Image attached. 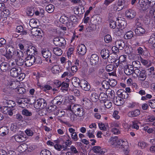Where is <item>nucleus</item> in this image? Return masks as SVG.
Listing matches in <instances>:
<instances>
[{
  "mask_svg": "<svg viewBox=\"0 0 155 155\" xmlns=\"http://www.w3.org/2000/svg\"><path fill=\"white\" fill-rule=\"evenodd\" d=\"M42 54L44 58H45L46 61L51 63L54 62V58L52 57V54L51 51L46 49H43L41 51Z\"/></svg>",
  "mask_w": 155,
  "mask_h": 155,
  "instance_id": "obj_1",
  "label": "nucleus"
},
{
  "mask_svg": "<svg viewBox=\"0 0 155 155\" xmlns=\"http://www.w3.org/2000/svg\"><path fill=\"white\" fill-rule=\"evenodd\" d=\"M34 105L36 109L41 110L46 107L47 103L44 99L40 98L35 101Z\"/></svg>",
  "mask_w": 155,
  "mask_h": 155,
  "instance_id": "obj_2",
  "label": "nucleus"
},
{
  "mask_svg": "<svg viewBox=\"0 0 155 155\" xmlns=\"http://www.w3.org/2000/svg\"><path fill=\"white\" fill-rule=\"evenodd\" d=\"M60 21L62 23L65 24L69 29L73 26V23L70 21L69 18L66 16H61L60 18Z\"/></svg>",
  "mask_w": 155,
  "mask_h": 155,
  "instance_id": "obj_3",
  "label": "nucleus"
},
{
  "mask_svg": "<svg viewBox=\"0 0 155 155\" xmlns=\"http://www.w3.org/2000/svg\"><path fill=\"white\" fill-rule=\"evenodd\" d=\"M53 42L56 46L59 47L64 46L66 43L64 39L61 37L54 38L53 40Z\"/></svg>",
  "mask_w": 155,
  "mask_h": 155,
  "instance_id": "obj_4",
  "label": "nucleus"
},
{
  "mask_svg": "<svg viewBox=\"0 0 155 155\" xmlns=\"http://www.w3.org/2000/svg\"><path fill=\"white\" fill-rule=\"evenodd\" d=\"M31 31L32 35L38 39H41L43 37V34L42 31L40 28H34L31 30Z\"/></svg>",
  "mask_w": 155,
  "mask_h": 155,
  "instance_id": "obj_5",
  "label": "nucleus"
},
{
  "mask_svg": "<svg viewBox=\"0 0 155 155\" xmlns=\"http://www.w3.org/2000/svg\"><path fill=\"white\" fill-rule=\"evenodd\" d=\"M115 46H114L112 48V51H114V49L116 48L120 50H122L125 46V44L123 40H118L115 41Z\"/></svg>",
  "mask_w": 155,
  "mask_h": 155,
  "instance_id": "obj_6",
  "label": "nucleus"
},
{
  "mask_svg": "<svg viewBox=\"0 0 155 155\" xmlns=\"http://www.w3.org/2000/svg\"><path fill=\"white\" fill-rule=\"evenodd\" d=\"M26 53L28 56L33 57L35 56L37 54L38 52L36 48L34 46H30L27 50Z\"/></svg>",
  "mask_w": 155,
  "mask_h": 155,
  "instance_id": "obj_7",
  "label": "nucleus"
},
{
  "mask_svg": "<svg viewBox=\"0 0 155 155\" xmlns=\"http://www.w3.org/2000/svg\"><path fill=\"white\" fill-rule=\"evenodd\" d=\"M64 99V97L62 96H57L52 100L51 103L55 106L60 105L63 103Z\"/></svg>",
  "mask_w": 155,
  "mask_h": 155,
  "instance_id": "obj_8",
  "label": "nucleus"
},
{
  "mask_svg": "<svg viewBox=\"0 0 155 155\" xmlns=\"http://www.w3.org/2000/svg\"><path fill=\"white\" fill-rule=\"evenodd\" d=\"M35 56H28L25 61V65L27 67H30L35 63Z\"/></svg>",
  "mask_w": 155,
  "mask_h": 155,
  "instance_id": "obj_9",
  "label": "nucleus"
},
{
  "mask_svg": "<svg viewBox=\"0 0 155 155\" xmlns=\"http://www.w3.org/2000/svg\"><path fill=\"white\" fill-rule=\"evenodd\" d=\"M21 69L20 67H18L12 68L10 70L11 76L13 77H17L21 71Z\"/></svg>",
  "mask_w": 155,
  "mask_h": 155,
  "instance_id": "obj_10",
  "label": "nucleus"
},
{
  "mask_svg": "<svg viewBox=\"0 0 155 155\" xmlns=\"http://www.w3.org/2000/svg\"><path fill=\"white\" fill-rule=\"evenodd\" d=\"M124 71L125 74L130 75L133 74L134 69L133 66L130 64H127L124 67Z\"/></svg>",
  "mask_w": 155,
  "mask_h": 155,
  "instance_id": "obj_11",
  "label": "nucleus"
},
{
  "mask_svg": "<svg viewBox=\"0 0 155 155\" xmlns=\"http://www.w3.org/2000/svg\"><path fill=\"white\" fill-rule=\"evenodd\" d=\"M87 51V48L85 45L81 44L77 47V52L79 55H83Z\"/></svg>",
  "mask_w": 155,
  "mask_h": 155,
  "instance_id": "obj_12",
  "label": "nucleus"
},
{
  "mask_svg": "<svg viewBox=\"0 0 155 155\" xmlns=\"http://www.w3.org/2000/svg\"><path fill=\"white\" fill-rule=\"evenodd\" d=\"M99 61V57L97 55L95 54L91 55L90 58V62L91 65H96L98 63Z\"/></svg>",
  "mask_w": 155,
  "mask_h": 155,
  "instance_id": "obj_13",
  "label": "nucleus"
},
{
  "mask_svg": "<svg viewBox=\"0 0 155 155\" xmlns=\"http://www.w3.org/2000/svg\"><path fill=\"white\" fill-rule=\"evenodd\" d=\"M113 103L117 106H121L124 102V100L119 96L114 97L113 98Z\"/></svg>",
  "mask_w": 155,
  "mask_h": 155,
  "instance_id": "obj_14",
  "label": "nucleus"
},
{
  "mask_svg": "<svg viewBox=\"0 0 155 155\" xmlns=\"http://www.w3.org/2000/svg\"><path fill=\"white\" fill-rule=\"evenodd\" d=\"M119 142L118 147L122 149L123 150L128 151V146L127 144V142L120 139Z\"/></svg>",
  "mask_w": 155,
  "mask_h": 155,
  "instance_id": "obj_15",
  "label": "nucleus"
},
{
  "mask_svg": "<svg viewBox=\"0 0 155 155\" xmlns=\"http://www.w3.org/2000/svg\"><path fill=\"white\" fill-rule=\"evenodd\" d=\"M135 11L132 9H129L125 12L126 17L129 19H132L134 18L136 15Z\"/></svg>",
  "mask_w": 155,
  "mask_h": 155,
  "instance_id": "obj_16",
  "label": "nucleus"
},
{
  "mask_svg": "<svg viewBox=\"0 0 155 155\" xmlns=\"http://www.w3.org/2000/svg\"><path fill=\"white\" fill-rule=\"evenodd\" d=\"M80 86L83 90L85 91H88L90 88V85L88 82L85 80L81 81V85Z\"/></svg>",
  "mask_w": 155,
  "mask_h": 155,
  "instance_id": "obj_17",
  "label": "nucleus"
},
{
  "mask_svg": "<svg viewBox=\"0 0 155 155\" xmlns=\"http://www.w3.org/2000/svg\"><path fill=\"white\" fill-rule=\"evenodd\" d=\"M117 94L122 99H127L129 95L126 91L122 90H118L117 92Z\"/></svg>",
  "mask_w": 155,
  "mask_h": 155,
  "instance_id": "obj_18",
  "label": "nucleus"
},
{
  "mask_svg": "<svg viewBox=\"0 0 155 155\" xmlns=\"http://www.w3.org/2000/svg\"><path fill=\"white\" fill-rule=\"evenodd\" d=\"M140 112L139 109H136L133 111H129L128 113V116L130 117H135L139 116Z\"/></svg>",
  "mask_w": 155,
  "mask_h": 155,
  "instance_id": "obj_19",
  "label": "nucleus"
},
{
  "mask_svg": "<svg viewBox=\"0 0 155 155\" xmlns=\"http://www.w3.org/2000/svg\"><path fill=\"white\" fill-rule=\"evenodd\" d=\"M109 53V51L106 49H102L101 52V57L104 59H107L108 58L110 55Z\"/></svg>",
  "mask_w": 155,
  "mask_h": 155,
  "instance_id": "obj_20",
  "label": "nucleus"
},
{
  "mask_svg": "<svg viewBox=\"0 0 155 155\" xmlns=\"http://www.w3.org/2000/svg\"><path fill=\"white\" fill-rule=\"evenodd\" d=\"M118 58V56L115 53H112L110 54L109 56L107 58L109 62L111 63H114Z\"/></svg>",
  "mask_w": 155,
  "mask_h": 155,
  "instance_id": "obj_21",
  "label": "nucleus"
},
{
  "mask_svg": "<svg viewBox=\"0 0 155 155\" xmlns=\"http://www.w3.org/2000/svg\"><path fill=\"white\" fill-rule=\"evenodd\" d=\"M9 65L7 62H3L0 64L1 70L4 72H6L9 69Z\"/></svg>",
  "mask_w": 155,
  "mask_h": 155,
  "instance_id": "obj_22",
  "label": "nucleus"
},
{
  "mask_svg": "<svg viewBox=\"0 0 155 155\" xmlns=\"http://www.w3.org/2000/svg\"><path fill=\"white\" fill-rule=\"evenodd\" d=\"M2 110L3 113L5 114H8L10 116H12L13 114V110H12L10 107H8V106H3Z\"/></svg>",
  "mask_w": 155,
  "mask_h": 155,
  "instance_id": "obj_23",
  "label": "nucleus"
},
{
  "mask_svg": "<svg viewBox=\"0 0 155 155\" xmlns=\"http://www.w3.org/2000/svg\"><path fill=\"white\" fill-rule=\"evenodd\" d=\"M9 129L6 126H3L0 128V135L4 136L8 134L9 132Z\"/></svg>",
  "mask_w": 155,
  "mask_h": 155,
  "instance_id": "obj_24",
  "label": "nucleus"
},
{
  "mask_svg": "<svg viewBox=\"0 0 155 155\" xmlns=\"http://www.w3.org/2000/svg\"><path fill=\"white\" fill-rule=\"evenodd\" d=\"M120 139L117 137H114L111 138V144L114 147H118L119 141Z\"/></svg>",
  "mask_w": 155,
  "mask_h": 155,
  "instance_id": "obj_25",
  "label": "nucleus"
},
{
  "mask_svg": "<svg viewBox=\"0 0 155 155\" xmlns=\"http://www.w3.org/2000/svg\"><path fill=\"white\" fill-rule=\"evenodd\" d=\"M72 83L74 86L77 87L80 86L81 81L79 78L74 77L72 78Z\"/></svg>",
  "mask_w": 155,
  "mask_h": 155,
  "instance_id": "obj_26",
  "label": "nucleus"
},
{
  "mask_svg": "<svg viewBox=\"0 0 155 155\" xmlns=\"http://www.w3.org/2000/svg\"><path fill=\"white\" fill-rule=\"evenodd\" d=\"M135 33L139 36H141L145 33V29L141 26L137 27L135 29Z\"/></svg>",
  "mask_w": 155,
  "mask_h": 155,
  "instance_id": "obj_27",
  "label": "nucleus"
},
{
  "mask_svg": "<svg viewBox=\"0 0 155 155\" xmlns=\"http://www.w3.org/2000/svg\"><path fill=\"white\" fill-rule=\"evenodd\" d=\"M93 150L94 152L96 153L104 154L105 152L104 151L101 147L99 146H94L93 147Z\"/></svg>",
  "mask_w": 155,
  "mask_h": 155,
  "instance_id": "obj_28",
  "label": "nucleus"
},
{
  "mask_svg": "<svg viewBox=\"0 0 155 155\" xmlns=\"http://www.w3.org/2000/svg\"><path fill=\"white\" fill-rule=\"evenodd\" d=\"M117 21L118 24V25L119 27V28L121 30L124 28L127 25L126 22L122 20L118 19Z\"/></svg>",
  "mask_w": 155,
  "mask_h": 155,
  "instance_id": "obj_29",
  "label": "nucleus"
},
{
  "mask_svg": "<svg viewBox=\"0 0 155 155\" xmlns=\"http://www.w3.org/2000/svg\"><path fill=\"white\" fill-rule=\"evenodd\" d=\"M52 73L54 74H57L61 72V69L59 66L56 65L53 66L51 68Z\"/></svg>",
  "mask_w": 155,
  "mask_h": 155,
  "instance_id": "obj_30",
  "label": "nucleus"
},
{
  "mask_svg": "<svg viewBox=\"0 0 155 155\" xmlns=\"http://www.w3.org/2000/svg\"><path fill=\"white\" fill-rule=\"evenodd\" d=\"M108 95L105 93L103 92L101 93L99 96V99L100 102H104L106 100H107Z\"/></svg>",
  "mask_w": 155,
  "mask_h": 155,
  "instance_id": "obj_31",
  "label": "nucleus"
},
{
  "mask_svg": "<svg viewBox=\"0 0 155 155\" xmlns=\"http://www.w3.org/2000/svg\"><path fill=\"white\" fill-rule=\"evenodd\" d=\"M59 82V84H60L61 89L63 91L65 90L66 91L68 89V88L69 86V84L66 82H65L64 81L61 83V82Z\"/></svg>",
  "mask_w": 155,
  "mask_h": 155,
  "instance_id": "obj_32",
  "label": "nucleus"
},
{
  "mask_svg": "<svg viewBox=\"0 0 155 155\" xmlns=\"http://www.w3.org/2000/svg\"><path fill=\"white\" fill-rule=\"evenodd\" d=\"M6 49L7 52L11 53L14 54L15 49L14 47L12 45H8L6 47Z\"/></svg>",
  "mask_w": 155,
  "mask_h": 155,
  "instance_id": "obj_33",
  "label": "nucleus"
},
{
  "mask_svg": "<svg viewBox=\"0 0 155 155\" xmlns=\"http://www.w3.org/2000/svg\"><path fill=\"white\" fill-rule=\"evenodd\" d=\"M139 78H140V80L141 81H144L147 78V75L146 73V71L144 70L141 71V74H140L138 76Z\"/></svg>",
  "mask_w": 155,
  "mask_h": 155,
  "instance_id": "obj_34",
  "label": "nucleus"
},
{
  "mask_svg": "<svg viewBox=\"0 0 155 155\" xmlns=\"http://www.w3.org/2000/svg\"><path fill=\"white\" fill-rule=\"evenodd\" d=\"M53 52L56 55L58 56H61L62 54V50L58 47L54 48Z\"/></svg>",
  "mask_w": 155,
  "mask_h": 155,
  "instance_id": "obj_35",
  "label": "nucleus"
},
{
  "mask_svg": "<svg viewBox=\"0 0 155 155\" xmlns=\"http://www.w3.org/2000/svg\"><path fill=\"white\" fill-rule=\"evenodd\" d=\"M25 61L21 58H17L15 59V62L18 66H22L24 65Z\"/></svg>",
  "mask_w": 155,
  "mask_h": 155,
  "instance_id": "obj_36",
  "label": "nucleus"
},
{
  "mask_svg": "<svg viewBox=\"0 0 155 155\" xmlns=\"http://www.w3.org/2000/svg\"><path fill=\"white\" fill-rule=\"evenodd\" d=\"M67 135L69 138V139L67 140L65 142V144L66 145V146L65 147H63V148H64L63 149L64 150H67L68 149V147H70L72 143V141L70 140L71 138L70 137V136L68 134Z\"/></svg>",
  "mask_w": 155,
  "mask_h": 155,
  "instance_id": "obj_37",
  "label": "nucleus"
},
{
  "mask_svg": "<svg viewBox=\"0 0 155 155\" xmlns=\"http://www.w3.org/2000/svg\"><path fill=\"white\" fill-rule=\"evenodd\" d=\"M91 99L93 102H96L99 99V96L96 93H93L90 96Z\"/></svg>",
  "mask_w": 155,
  "mask_h": 155,
  "instance_id": "obj_38",
  "label": "nucleus"
},
{
  "mask_svg": "<svg viewBox=\"0 0 155 155\" xmlns=\"http://www.w3.org/2000/svg\"><path fill=\"white\" fill-rule=\"evenodd\" d=\"M35 8L32 7L28 8L27 12L28 15L30 16L33 15L35 12Z\"/></svg>",
  "mask_w": 155,
  "mask_h": 155,
  "instance_id": "obj_39",
  "label": "nucleus"
},
{
  "mask_svg": "<svg viewBox=\"0 0 155 155\" xmlns=\"http://www.w3.org/2000/svg\"><path fill=\"white\" fill-rule=\"evenodd\" d=\"M133 32L132 31H130L126 33L124 37L126 39H130L133 37Z\"/></svg>",
  "mask_w": 155,
  "mask_h": 155,
  "instance_id": "obj_40",
  "label": "nucleus"
},
{
  "mask_svg": "<svg viewBox=\"0 0 155 155\" xmlns=\"http://www.w3.org/2000/svg\"><path fill=\"white\" fill-rule=\"evenodd\" d=\"M11 88H12L13 89H16V91L19 94H24L26 91L25 89L23 87H20L16 88L15 86L14 87L13 86V87H12Z\"/></svg>",
  "mask_w": 155,
  "mask_h": 155,
  "instance_id": "obj_41",
  "label": "nucleus"
},
{
  "mask_svg": "<svg viewBox=\"0 0 155 155\" xmlns=\"http://www.w3.org/2000/svg\"><path fill=\"white\" fill-rule=\"evenodd\" d=\"M84 114V110L82 108L80 107L79 109L75 113V114L79 117H81L83 116Z\"/></svg>",
  "mask_w": 155,
  "mask_h": 155,
  "instance_id": "obj_42",
  "label": "nucleus"
},
{
  "mask_svg": "<svg viewBox=\"0 0 155 155\" xmlns=\"http://www.w3.org/2000/svg\"><path fill=\"white\" fill-rule=\"evenodd\" d=\"M45 9L48 13H51L54 11V6L51 4L49 5L46 6Z\"/></svg>",
  "mask_w": 155,
  "mask_h": 155,
  "instance_id": "obj_43",
  "label": "nucleus"
},
{
  "mask_svg": "<svg viewBox=\"0 0 155 155\" xmlns=\"http://www.w3.org/2000/svg\"><path fill=\"white\" fill-rule=\"evenodd\" d=\"M15 140L18 142H21L24 141V138L22 135H18L15 137Z\"/></svg>",
  "mask_w": 155,
  "mask_h": 155,
  "instance_id": "obj_44",
  "label": "nucleus"
},
{
  "mask_svg": "<svg viewBox=\"0 0 155 155\" xmlns=\"http://www.w3.org/2000/svg\"><path fill=\"white\" fill-rule=\"evenodd\" d=\"M5 102L7 104L8 107L10 108L13 107L15 105V102L12 100H6Z\"/></svg>",
  "mask_w": 155,
  "mask_h": 155,
  "instance_id": "obj_45",
  "label": "nucleus"
},
{
  "mask_svg": "<svg viewBox=\"0 0 155 155\" xmlns=\"http://www.w3.org/2000/svg\"><path fill=\"white\" fill-rule=\"evenodd\" d=\"M77 14H82L85 12L84 8L82 6H80L76 8Z\"/></svg>",
  "mask_w": 155,
  "mask_h": 155,
  "instance_id": "obj_46",
  "label": "nucleus"
},
{
  "mask_svg": "<svg viewBox=\"0 0 155 155\" xmlns=\"http://www.w3.org/2000/svg\"><path fill=\"white\" fill-rule=\"evenodd\" d=\"M12 54L7 52L4 56L6 57L7 60V61L10 63L12 60L13 57Z\"/></svg>",
  "mask_w": 155,
  "mask_h": 155,
  "instance_id": "obj_47",
  "label": "nucleus"
},
{
  "mask_svg": "<svg viewBox=\"0 0 155 155\" xmlns=\"http://www.w3.org/2000/svg\"><path fill=\"white\" fill-rule=\"evenodd\" d=\"M69 21H70L74 23H76L78 21V19L77 17L75 15H71L69 18Z\"/></svg>",
  "mask_w": 155,
  "mask_h": 155,
  "instance_id": "obj_48",
  "label": "nucleus"
},
{
  "mask_svg": "<svg viewBox=\"0 0 155 155\" xmlns=\"http://www.w3.org/2000/svg\"><path fill=\"white\" fill-rule=\"evenodd\" d=\"M38 21L37 19L32 18L30 20L29 25L32 27L37 26V22Z\"/></svg>",
  "mask_w": 155,
  "mask_h": 155,
  "instance_id": "obj_49",
  "label": "nucleus"
},
{
  "mask_svg": "<svg viewBox=\"0 0 155 155\" xmlns=\"http://www.w3.org/2000/svg\"><path fill=\"white\" fill-rule=\"evenodd\" d=\"M132 66L136 68H139L140 67L141 64L140 61H134L132 63Z\"/></svg>",
  "mask_w": 155,
  "mask_h": 155,
  "instance_id": "obj_50",
  "label": "nucleus"
},
{
  "mask_svg": "<svg viewBox=\"0 0 155 155\" xmlns=\"http://www.w3.org/2000/svg\"><path fill=\"white\" fill-rule=\"evenodd\" d=\"M97 69L96 67L92 66L90 67L89 69L88 73L89 74H94L96 72Z\"/></svg>",
  "mask_w": 155,
  "mask_h": 155,
  "instance_id": "obj_51",
  "label": "nucleus"
},
{
  "mask_svg": "<svg viewBox=\"0 0 155 155\" xmlns=\"http://www.w3.org/2000/svg\"><path fill=\"white\" fill-rule=\"evenodd\" d=\"M109 85L112 87L115 86L117 84V81L115 79H110L108 81Z\"/></svg>",
  "mask_w": 155,
  "mask_h": 155,
  "instance_id": "obj_52",
  "label": "nucleus"
},
{
  "mask_svg": "<svg viewBox=\"0 0 155 155\" xmlns=\"http://www.w3.org/2000/svg\"><path fill=\"white\" fill-rule=\"evenodd\" d=\"M16 102L18 104L28 103V100L26 98H20L17 99L16 100Z\"/></svg>",
  "mask_w": 155,
  "mask_h": 155,
  "instance_id": "obj_53",
  "label": "nucleus"
},
{
  "mask_svg": "<svg viewBox=\"0 0 155 155\" xmlns=\"http://www.w3.org/2000/svg\"><path fill=\"white\" fill-rule=\"evenodd\" d=\"M21 113L23 115L27 116H30L32 114L31 112H29L28 110L25 109L23 110Z\"/></svg>",
  "mask_w": 155,
  "mask_h": 155,
  "instance_id": "obj_54",
  "label": "nucleus"
},
{
  "mask_svg": "<svg viewBox=\"0 0 155 155\" xmlns=\"http://www.w3.org/2000/svg\"><path fill=\"white\" fill-rule=\"evenodd\" d=\"M94 131H91V130H89L87 131V136H88L89 138H94L95 137V136L94 135Z\"/></svg>",
  "mask_w": 155,
  "mask_h": 155,
  "instance_id": "obj_55",
  "label": "nucleus"
},
{
  "mask_svg": "<svg viewBox=\"0 0 155 155\" xmlns=\"http://www.w3.org/2000/svg\"><path fill=\"white\" fill-rule=\"evenodd\" d=\"M106 94H108V96L109 97H111L113 96H114L115 94V93L114 91L110 89H108L106 91Z\"/></svg>",
  "mask_w": 155,
  "mask_h": 155,
  "instance_id": "obj_56",
  "label": "nucleus"
},
{
  "mask_svg": "<svg viewBox=\"0 0 155 155\" xmlns=\"http://www.w3.org/2000/svg\"><path fill=\"white\" fill-rule=\"evenodd\" d=\"M112 38L111 36L109 35H107L104 38V40L106 43H108L112 41Z\"/></svg>",
  "mask_w": 155,
  "mask_h": 155,
  "instance_id": "obj_57",
  "label": "nucleus"
},
{
  "mask_svg": "<svg viewBox=\"0 0 155 155\" xmlns=\"http://www.w3.org/2000/svg\"><path fill=\"white\" fill-rule=\"evenodd\" d=\"M40 155H51V153L49 150L45 149L41 150Z\"/></svg>",
  "mask_w": 155,
  "mask_h": 155,
  "instance_id": "obj_58",
  "label": "nucleus"
},
{
  "mask_svg": "<svg viewBox=\"0 0 155 155\" xmlns=\"http://www.w3.org/2000/svg\"><path fill=\"white\" fill-rule=\"evenodd\" d=\"M121 64L122 63L125 62L126 60V56L125 55H121L118 59Z\"/></svg>",
  "mask_w": 155,
  "mask_h": 155,
  "instance_id": "obj_59",
  "label": "nucleus"
},
{
  "mask_svg": "<svg viewBox=\"0 0 155 155\" xmlns=\"http://www.w3.org/2000/svg\"><path fill=\"white\" fill-rule=\"evenodd\" d=\"M11 130L14 132H16L18 130L17 125L16 124H12L11 127Z\"/></svg>",
  "mask_w": 155,
  "mask_h": 155,
  "instance_id": "obj_60",
  "label": "nucleus"
},
{
  "mask_svg": "<svg viewBox=\"0 0 155 155\" xmlns=\"http://www.w3.org/2000/svg\"><path fill=\"white\" fill-rule=\"evenodd\" d=\"M104 103V105L105 107L107 108H109L111 107L112 106V103L111 102L109 101H105Z\"/></svg>",
  "mask_w": 155,
  "mask_h": 155,
  "instance_id": "obj_61",
  "label": "nucleus"
},
{
  "mask_svg": "<svg viewBox=\"0 0 155 155\" xmlns=\"http://www.w3.org/2000/svg\"><path fill=\"white\" fill-rule=\"evenodd\" d=\"M149 42L151 44H153L155 43V35L153 34L150 37L149 40Z\"/></svg>",
  "mask_w": 155,
  "mask_h": 155,
  "instance_id": "obj_62",
  "label": "nucleus"
},
{
  "mask_svg": "<svg viewBox=\"0 0 155 155\" xmlns=\"http://www.w3.org/2000/svg\"><path fill=\"white\" fill-rule=\"evenodd\" d=\"M114 67L113 65L110 64L107 65L106 67V69L108 72L112 71Z\"/></svg>",
  "mask_w": 155,
  "mask_h": 155,
  "instance_id": "obj_63",
  "label": "nucleus"
},
{
  "mask_svg": "<svg viewBox=\"0 0 155 155\" xmlns=\"http://www.w3.org/2000/svg\"><path fill=\"white\" fill-rule=\"evenodd\" d=\"M149 106L151 108H155V100L149 101Z\"/></svg>",
  "mask_w": 155,
  "mask_h": 155,
  "instance_id": "obj_64",
  "label": "nucleus"
}]
</instances>
